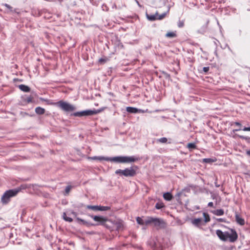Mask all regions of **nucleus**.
Masks as SVG:
<instances>
[{"instance_id": "1", "label": "nucleus", "mask_w": 250, "mask_h": 250, "mask_svg": "<svg viewBox=\"0 0 250 250\" xmlns=\"http://www.w3.org/2000/svg\"><path fill=\"white\" fill-rule=\"evenodd\" d=\"M89 159L99 161H106L116 163H131L135 162L139 160V158L135 156H117L112 157L104 156H93L88 157Z\"/></svg>"}, {"instance_id": "2", "label": "nucleus", "mask_w": 250, "mask_h": 250, "mask_svg": "<svg viewBox=\"0 0 250 250\" xmlns=\"http://www.w3.org/2000/svg\"><path fill=\"white\" fill-rule=\"evenodd\" d=\"M21 190L20 188H16L9 189L6 191L1 198V202L3 205L7 204L10 201V199L15 196Z\"/></svg>"}, {"instance_id": "3", "label": "nucleus", "mask_w": 250, "mask_h": 250, "mask_svg": "<svg viewBox=\"0 0 250 250\" xmlns=\"http://www.w3.org/2000/svg\"><path fill=\"white\" fill-rule=\"evenodd\" d=\"M101 111V109H87L85 110L77 111L71 114V116L75 117H86L97 114Z\"/></svg>"}, {"instance_id": "4", "label": "nucleus", "mask_w": 250, "mask_h": 250, "mask_svg": "<svg viewBox=\"0 0 250 250\" xmlns=\"http://www.w3.org/2000/svg\"><path fill=\"white\" fill-rule=\"evenodd\" d=\"M62 110L65 112H72L76 110V107L69 103L62 100L54 104Z\"/></svg>"}, {"instance_id": "5", "label": "nucleus", "mask_w": 250, "mask_h": 250, "mask_svg": "<svg viewBox=\"0 0 250 250\" xmlns=\"http://www.w3.org/2000/svg\"><path fill=\"white\" fill-rule=\"evenodd\" d=\"M116 174L125 177H133L136 174V170L133 167L125 168V169H117L115 172Z\"/></svg>"}, {"instance_id": "6", "label": "nucleus", "mask_w": 250, "mask_h": 250, "mask_svg": "<svg viewBox=\"0 0 250 250\" xmlns=\"http://www.w3.org/2000/svg\"><path fill=\"white\" fill-rule=\"evenodd\" d=\"M146 225L153 224L155 227H164L165 222L162 219L153 217H148V220L146 222Z\"/></svg>"}, {"instance_id": "7", "label": "nucleus", "mask_w": 250, "mask_h": 250, "mask_svg": "<svg viewBox=\"0 0 250 250\" xmlns=\"http://www.w3.org/2000/svg\"><path fill=\"white\" fill-rule=\"evenodd\" d=\"M231 232H228V239H229V242H234L238 238V235L235 229H231Z\"/></svg>"}, {"instance_id": "8", "label": "nucleus", "mask_w": 250, "mask_h": 250, "mask_svg": "<svg viewBox=\"0 0 250 250\" xmlns=\"http://www.w3.org/2000/svg\"><path fill=\"white\" fill-rule=\"evenodd\" d=\"M216 234L221 240L226 241L228 240V231L223 232L220 229H217L216 231Z\"/></svg>"}, {"instance_id": "9", "label": "nucleus", "mask_w": 250, "mask_h": 250, "mask_svg": "<svg viewBox=\"0 0 250 250\" xmlns=\"http://www.w3.org/2000/svg\"><path fill=\"white\" fill-rule=\"evenodd\" d=\"M92 218L95 221L99 223V224L100 225L104 224L108 220L107 218L100 215H96L94 216H92Z\"/></svg>"}, {"instance_id": "10", "label": "nucleus", "mask_w": 250, "mask_h": 250, "mask_svg": "<svg viewBox=\"0 0 250 250\" xmlns=\"http://www.w3.org/2000/svg\"><path fill=\"white\" fill-rule=\"evenodd\" d=\"M126 111L129 113L136 114L139 113H143L144 111L141 109L136 107L128 106L126 108Z\"/></svg>"}, {"instance_id": "11", "label": "nucleus", "mask_w": 250, "mask_h": 250, "mask_svg": "<svg viewBox=\"0 0 250 250\" xmlns=\"http://www.w3.org/2000/svg\"><path fill=\"white\" fill-rule=\"evenodd\" d=\"M77 221L78 223L80 225H83L85 226L86 227H90L92 226H94V224L91 223L90 222H87L83 219H82L79 217L76 218Z\"/></svg>"}, {"instance_id": "12", "label": "nucleus", "mask_w": 250, "mask_h": 250, "mask_svg": "<svg viewBox=\"0 0 250 250\" xmlns=\"http://www.w3.org/2000/svg\"><path fill=\"white\" fill-rule=\"evenodd\" d=\"M146 17L147 19L149 21H154L156 20H158L157 19V15H158V12H156L155 14L153 15H150L148 14L147 13H146Z\"/></svg>"}, {"instance_id": "13", "label": "nucleus", "mask_w": 250, "mask_h": 250, "mask_svg": "<svg viewBox=\"0 0 250 250\" xmlns=\"http://www.w3.org/2000/svg\"><path fill=\"white\" fill-rule=\"evenodd\" d=\"M18 87L21 91L24 92H29L31 90V88L28 86L23 84L19 85Z\"/></svg>"}, {"instance_id": "14", "label": "nucleus", "mask_w": 250, "mask_h": 250, "mask_svg": "<svg viewBox=\"0 0 250 250\" xmlns=\"http://www.w3.org/2000/svg\"><path fill=\"white\" fill-rule=\"evenodd\" d=\"M202 222L201 218H195L191 220L192 224L196 227H199L201 225Z\"/></svg>"}, {"instance_id": "15", "label": "nucleus", "mask_w": 250, "mask_h": 250, "mask_svg": "<svg viewBox=\"0 0 250 250\" xmlns=\"http://www.w3.org/2000/svg\"><path fill=\"white\" fill-rule=\"evenodd\" d=\"M163 198L167 201H171L173 198L172 194L169 192H167L163 194Z\"/></svg>"}, {"instance_id": "16", "label": "nucleus", "mask_w": 250, "mask_h": 250, "mask_svg": "<svg viewBox=\"0 0 250 250\" xmlns=\"http://www.w3.org/2000/svg\"><path fill=\"white\" fill-rule=\"evenodd\" d=\"M147 220H148V217L145 219H144L142 217H137L136 218V221H137V223L141 225H146V222Z\"/></svg>"}, {"instance_id": "17", "label": "nucleus", "mask_w": 250, "mask_h": 250, "mask_svg": "<svg viewBox=\"0 0 250 250\" xmlns=\"http://www.w3.org/2000/svg\"><path fill=\"white\" fill-rule=\"evenodd\" d=\"M235 220L236 222L240 225H243L245 224L244 219L237 214L235 215Z\"/></svg>"}, {"instance_id": "18", "label": "nucleus", "mask_w": 250, "mask_h": 250, "mask_svg": "<svg viewBox=\"0 0 250 250\" xmlns=\"http://www.w3.org/2000/svg\"><path fill=\"white\" fill-rule=\"evenodd\" d=\"M35 111L38 115H42L45 113V110L42 107L38 106L35 108Z\"/></svg>"}, {"instance_id": "19", "label": "nucleus", "mask_w": 250, "mask_h": 250, "mask_svg": "<svg viewBox=\"0 0 250 250\" xmlns=\"http://www.w3.org/2000/svg\"><path fill=\"white\" fill-rule=\"evenodd\" d=\"M211 212L217 216H222L224 214V210L223 209H217L215 210L211 211Z\"/></svg>"}, {"instance_id": "20", "label": "nucleus", "mask_w": 250, "mask_h": 250, "mask_svg": "<svg viewBox=\"0 0 250 250\" xmlns=\"http://www.w3.org/2000/svg\"><path fill=\"white\" fill-rule=\"evenodd\" d=\"M111 207L109 206H98V211H104L110 210Z\"/></svg>"}, {"instance_id": "21", "label": "nucleus", "mask_w": 250, "mask_h": 250, "mask_svg": "<svg viewBox=\"0 0 250 250\" xmlns=\"http://www.w3.org/2000/svg\"><path fill=\"white\" fill-rule=\"evenodd\" d=\"M115 228H116V229L119 231L120 230H122L123 229V224L122 223V222H117L115 224Z\"/></svg>"}, {"instance_id": "22", "label": "nucleus", "mask_w": 250, "mask_h": 250, "mask_svg": "<svg viewBox=\"0 0 250 250\" xmlns=\"http://www.w3.org/2000/svg\"><path fill=\"white\" fill-rule=\"evenodd\" d=\"M235 136H236L238 137L240 139L245 140V141H247V142L248 143L250 144V137H249L248 136H243V135H238L237 134H236L235 135Z\"/></svg>"}, {"instance_id": "23", "label": "nucleus", "mask_w": 250, "mask_h": 250, "mask_svg": "<svg viewBox=\"0 0 250 250\" xmlns=\"http://www.w3.org/2000/svg\"><path fill=\"white\" fill-rule=\"evenodd\" d=\"M215 161H216L215 159H212V158H204L203 159V161H202L203 163H208V164H211Z\"/></svg>"}, {"instance_id": "24", "label": "nucleus", "mask_w": 250, "mask_h": 250, "mask_svg": "<svg viewBox=\"0 0 250 250\" xmlns=\"http://www.w3.org/2000/svg\"><path fill=\"white\" fill-rule=\"evenodd\" d=\"M187 147L190 150H191L196 149L197 146L194 143H189L188 144Z\"/></svg>"}, {"instance_id": "25", "label": "nucleus", "mask_w": 250, "mask_h": 250, "mask_svg": "<svg viewBox=\"0 0 250 250\" xmlns=\"http://www.w3.org/2000/svg\"><path fill=\"white\" fill-rule=\"evenodd\" d=\"M62 218L66 222L71 223L73 221V219L72 218L68 217L66 216V213L65 212H63L62 214Z\"/></svg>"}, {"instance_id": "26", "label": "nucleus", "mask_w": 250, "mask_h": 250, "mask_svg": "<svg viewBox=\"0 0 250 250\" xmlns=\"http://www.w3.org/2000/svg\"><path fill=\"white\" fill-rule=\"evenodd\" d=\"M86 208L87 209H91L93 211H98V206H92V205H87Z\"/></svg>"}, {"instance_id": "27", "label": "nucleus", "mask_w": 250, "mask_h": 250, "mask_svg": "<svg viewBox=\"0 0 250 250\" xmlns=\"http://www.w3.org/2000/svg\"><path fill=\"white\" fill-rule=\"evenodd\" d=\"M155 207L157 209H161L164 208L165 206L162 202H158L155 204Z\"/></svg>"}, {"instance_id": "28", "label": "nucleus", "mask_w": 250, "mask_h": 250, "mask_svg": "<svg viewBox=\"0 0 250 250\" xmlns=\"http://www.w3.org/2000/svg\"><path fill=\"white\" fill-rule=\"evenodd\" d=\"M203 217L204 218V221L206 223H208L210 221V216L208 213L204 212L203 213Z\"/></svg>"}, {"instance_id": "29", "label": "nucleus", "mask_w": 250, "mask_h": 250, "mask_svg": "<svg viewBox=\"0 0 250 250\" xmlns=\"http://www.w3.org/2000/svg\"><path fill=\"white\" fill-rule=\"evenodd\" d=\"M176 36V34L175 32H167L166 34V37H167V38H174Z\"/></svg>"}, {"instance_id": "30", "label": "nucleus", "mask_w": 250, "mask_h": 250, "mask_svg": "<svg viewBox=\"0 0 250 250\" xmlns=\"http://www.w3.org/2000/svg\"><path fill=\"white\" fill-rule=\"evenodd\" d=\"M169 11V9L167 10V12H164L163 13H162V14L161 15H157V19L158 20H163L166 16L168 12Z\"/></svg>"}, {"instance_id": "31", "label": "nucleus", "mask_w": 250, "mask_h": 250, "mask_svg": "<svg viewBox=\"0 0 250 250\" xmlns=\"http://www.w3.org/2000/svg\"><path fill=\"white\" fill-rule=\"evenodd\" d=\"M109 60V59L106 58V57H105V58H100L99 60V63H100L101 64H104V63L105 62H106L107 61H108Z\"/></svg>"}, {"instance_id": "32", "label": "nucleus", "mask_w": 250, "mask_h": 250, "mask_svg": "<svg viewBox=\"0 0 250 250\" xmlns=\"http://www.w3.org/2000/svg\"><path fill=\"white\" fill-rule=\"evenodd\" d=\"M3 5L5 7H6L7 9H8L11 12H16V10H13V7L12 6H11L10 5H9L7 3H4V4H3Z\"/></svg>"}, {"instance_id": "33", "label": "nucleus", "mask_w": 250, "mask_h": 250, "mask_svg": "<svg viewBox=\"0 0 250 250\" xmlns=\"http://www.w3.org/2000/svg\"><path fill=\"white\" fill-rule=\"evenodd\" d=\"M167 139L166 137H162L160 139H158L157 141L162 143H167Z\"/></svg>"}, {"instance_id": "34", "label": "nucleus", "mask_w": 250, "mask_h": 250, "mask_svg": "<svg viewBox=\"0 0 250 250\" xmlns=\"http://www.w3.org/2000/svg\"><path fill=\"white\" fill-rule=\"evenodd\" d=\"M184 25V22L183 21H179L178 22V26L180 28L183 27Z\"/></svg>"}, {"instance_id": "35", "label": "nucleus", "mask_w": 250, "mask_h": 250, "mask_svg": "<svg viewBox=\"0 0 250 250\" xmlns=\"http://www.w3.org/2000/svg\"><path fill=\"white\" fill-rule=\"evenodd\" d=\"M71 188V187L70 186H68L66 187V188H65V193L68 194L70 192Z\"/></svg>"}, {"instance_id": "36", "label": "nucleus", "mask_w": 250, "mask_h": 250, "mask_svg": "<svg viewBox=\"0 0 250 250\" xmlns=\"http://www.w3.org/2000/svg\"><path fill=\"white\" fill-rule=\"evenodd\" d=\"M209 70V67H204L203 68V71L205 73L207 74Z\"/></svg>"}, {"instance_id": "37", "label": "nucleus", "mask_w": 250, "mask_h": 250, "mask_svg": "<svg viewBox=\"0 0 250 250\" xmlns=\"http://www.w3.org/2000/svg\"><path fill=\"white\" fill-rule=\"evenodd\" d=\"M210 195H211V198L213 199H216L217 197V195L213 193L212 192H210Z\"/></svg>"}, {"instance_id": "38", "label": "nucleus", "mask_w": 250, "mask_h": 250, "mask_svg": "<svg viewBox=\"0 0 250 250\" xmlns=\"http://www.w3.org/2000/svg\"><path fill=\"white\" fill-rule=\"evenodd\" d=\"M25 101L27 103H30L32 102V98L31 97H28L26 98V99L25 100Z\"/></svg>"}, {"instance_id": "39", "label": "nucleus", "mask_w": 250, "mask_h": 250, "mask_svg": "<svg viewBox=\"0 0 250 250\" xmlns=\"http://www.w3.org/2000/svg\"><path fill=\"white\" fill-rule=\"evenodd\" d=\"M242 130L245 131H250V126H249V127H246V126H245L242 129Z\"/></svg>"}, {"instance_id": "40", "label": "nucleus", "mask_w": 250, "mask_h": 250, "mask_svg": "<svg viewBox=\"0 0 250 250\" xmlns=\"http://www.w3.org/2000/svg\"><path fill=\"white\" fill-rule=\"evenodd\" d=\"M242 130L245 131H250V126H249V127H246V126H245L242 129Z\"/></svg>"}, {"instance_id": "41", "label": "nucleus", "mask_w": 250, "mask_h": 250, "mask_svg": "<svg viewBox=\"0 0 250 250\" xmlns=\"http://www.w3.org/2000/svg\"><path fill=\"white\" fill-rule=\"evenodd\" d=\"M242 130L245 131H250V126H249V127H246V126H245L242 129Z\"/></svg>"}, {"instance_id": "42", "label": "nucleus", "mask_w": 250, "mask_h": 250, "mask_svg": "<svg viewBox=\"0 0 250 250\" xmlns=\"http://www.w3.org/2000/svg\"><path fill=\"white\" fill-rule=\"evenodd\" d=\"M216 220L219 222H225V219L224 218H218Z\"/></svg>"}, {"instance_id": "43", "label": "nucleus", "mask_w": 250, "mask_h": 250, "mask_svg": "<svg viewBox=\"0 0 250 250\" xmlns=\"http://www.w3.org/2000/svg\"><path fill=\"white\" fill-rule=\"evenodd\" d=\"M168 0H160V2L164 5H165L167 2Z\"/></svg>"}, {"instance_id": "44", "label": "nucleus", "mask_w": 250, "mask_h": 250, "mask_svg": "<svg viewBox=\"0 0 250 250\" xmlns=\"http://www.w3.org/2000/svg\"><path fill=\"white\" fill-rule=\"evenodd\" d=\"M234 124L236 125V126H242V125L240 123L238 122H235L234 123Z\"/></svg>"}, {"instance_id": "45", "label": "nucleus", "mask_w": 250, "mask_h": 250, "mask_svg": "<svg viewBox=\"0 0 250 250\" xmlns=\"http://www.w3.org/2000/svg\"><path fill=\"white\" fill-rule=\"evenodd\" d=\"M208 207H213V203L212 202H209L208 204Z\"/></svg>"}, {"instance_id": "46", "label": "nucleus", "mask_w": 250, "mask_h": 250, "mask_svg": "<svg viewBox=\"0 0 250 250\" xmlns=\"http://www.w3.org/2000/svg\"><path fill=\"white\" fill-rule=\"evenodd\" d=\"M71 214H72L74 216H75V217L77 218V213L76 212L72 211L71 212Z\"/></svg>"}, {"instance_id": "47", "label": "nucleus", "mask_w": 250, "mask_h": 250, "mask_svg": "<svg viewBox=\"0 0 250 250\" xmlns=\"http://www.w3.org/2000/svg\"><path fill=\"white\" fill-rule=\"evenodd\" d=\"M246 154L249 156V157H250V150H247L246 151Z\"/></svg>"}, {"instance_id": "48", "label": "nucleus", "mask_w": 250, "mask_h": 250, "mask_svg": "<svg viewBox=\"0 0 250 250\" xmlns=\"http://www.w3.org/2000/svg\"><path fill=\"white\" fill-rule=\"evenodd\" d=\"M181 194H182V193H181V192H178V193H177L176 194V197H178V198H179V197L181 196Z\"/></svg>"}, {"instance_id": "49", "label": "nucleus", "mask_w": 250, "mask_h": 250, "mask_svg": "<svg viewBox=\"0 0 250 250\" xmlns=\"http://www.w3.org/2000/svg\"><path fill=\"white\" fill-rule=\"evenodd\" d=\"M241 130V128L235 129H233V130H232V132H236V131H238Z\"/></svg>"}, {"instance_id": "50", "label": "nucleus", "mask_w": 250, "mask_h": 250, "mask_svg": "<svg viewBox=\"0 0 250 250\" xmlns=\"http://www.w3.org/2000/svg\"><path fill=\"white\" fill-rule=\"evenodd\" d=\"M215 186L216 187V188H219L220 185L218 184L216 182H215Z\"/></svg>"}, {"instance_id": "51", "label": "nucleus", "mask_w": 250, "mask_h": 250, "mask_svg": "<svg viewBox=\"0 0 250 250\" xmlns=\"http://www.w3.org/2000/svg\"><path fill=\"white\" fill-rule=\"evenodd\" d=\"M135 1V2L137 3V4L139 6H141L139 1L137 0H134Z\"/></svg>"}, {"instance_id": "52", "label": "nucleus", "mask_w": 250, "mask_h": 250, "mask_svg": "<svg viewBox=\"0 0 250 250\" xmlns=\"http://www.w3.org/2000/svg\"><path fill=\"white\" fill-rule=\"evenodd\" d=\"M195 208H196L197 209H200V207H199V206H196Z\"/></svg>"}, {"instance_id": "53", "label": "nucleus", "mask_w": 250, "mask_h": 250, "mask_svg": "<svg viewBox=\"0 0 250 250\" xmlns=\"http://www.w3.org/2000/svg\"><path fill=\"white\" fill-rule=\"evenodd\" d=\"M88 216L92 218V216H94L95 215H91V214H88Z\"/></svg>"}, {"instance_id": "54", "label": "nucleus", "mask_w": 250, "mask_h": 250, "mask_svg": "<svg viewBox=\"0 0 250 250\" xmlns=\"http://www.w3.org/2000/svg\"><path fill=\"white\" fill-rule=\"evenodd\" d=\"M114 7H115V8H117L116 5L115 4H114L113 5V8H114Z\"/></svg>"}, {"instance_id": "55", "label": "nucleus", "mask_w": 250, "mask_h": 250, "mask_svg": "<svg viewBox=\"0 0 250 250\" xmlns=\"http://www.w3.org/2000/svg\"><path fill=\"white\" fill-rule=\"evenodd\" d=\"M224 188H222L221 189V191H224Z\"/></svg>"}, {"instance_id": "56", "label": "nucleus", "mask_w": 250, "mask_h": 250, "mask_svg": "<svg viewBox=\"0 0 250 250\" xmlns=\"http://www.w3.org/2000/svg\"><path fill=\"white\" fill-rule=\"evenodd\" d=\"M41 99L42 101H46V100H44V99H42V98H41Z\"/></svg>"}, {"instance_id": "57", "label": "nucleus", "mask_w": 250, "mask_h": 250, "mask_svg": "<svg viewBox=\"0 0 250 250\" xmlns=\"http://www.w3.org/2000/svg\"><path fill=\"white\" fill-rule=\"evenodd\" d=\"M217 24H218V25H220L218 21L217 22Z\"/></svg>"}, {"instance_id": "58", "label": "nucleus", "mask_w": 250, "mask_h": 250, "mask_svg": "<svg viewBox=\"0 0 250 250\" xmlns=\"http://www.w3.org/2000/svg\"><path fill=\"white\" fill-rule=\"evenodd\" d=\"M121 46L122 47H123V45L122 44H121Z\"/></svg>"}, {"instance_id": "59", "label": "nucleus", "mask_w": 250, "mask_h": 250, "mask_svg": "<svg viewBox=\"0 0 250 250\" xmlns=\"http://www.w3.org/2000/svg\"><path fill=\"white\" fill-rule=\"evenodd\" d=\"M248 10L250 11V9H248Z\"/></svg>"}]
</instances>
